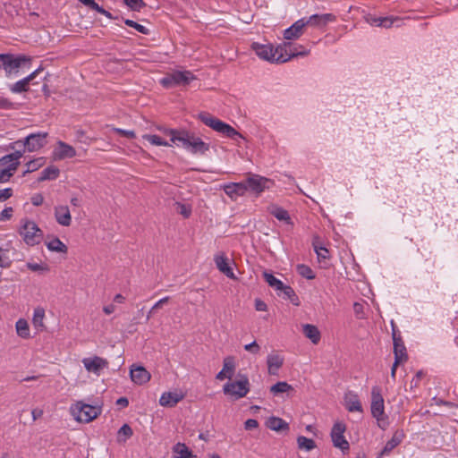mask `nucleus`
<instances>
[{
  "mask_svg": "<svg viewBox=\"0 0 458 458\" xmlns=\"http://www.w3.org/2000/svg\"><path fill=\"white\" fill-rule=\"evenodd\" d=\"M287 46L290 47L291 45L284 43L274 48V47L271 44H259L258 42H254L251 44V49L256 53V55L259 58L268 61L270 63L277 64L285 63L294 56L307 55L306 51L300 53H287L285 49Z\"/></svg>",
  "mask_w": 458,
  "mask_h": 458,
  "instance_id": "f257e3e1",
  "label": "nucleus"
},
{
  "mask_svg": "<svg viewBox=\"0 0 458 458\" xmlns=\"http://www.w3.org/2000/svg\"><path fill=\"white\" fill-rule=\"evenodd\" d=\"M173 134V143L192 155H205L209 150V144L203 141L195 133L182 129V131H169Z\"/></svg>",
  "mask_w": 458,
  "mask_h": 458,
  "instance_id": "f03ea898",
  "label": "nucleus"
},
{
  "mask_svg": "<svg viewBox=\"0 0 458 458\" xmlns=\"http://www.w3.org/2000/svg\"><path fill=\"white\" fill-rule=\"evenodd\" d=\"M371 415L377 420V426L385 430L389 426L387 416L385 413V402L378 386H374L371 389Z\"/></svg>",
  "mask_w": 458,
  "mask_h": 458,
  "instance_id": "7ed1b4c3",
  "label": "nucleus"
},
{
  "mask_svg": "<svg viewBox=\"0 0 458 458\" xmlns=\"http://www.w3.org/2000/svg\"><path fill=\"white\" fill-rule=\"evenodd\" d=\"M199 118L205 125L232 140H236V138H243L242 135L230 124L224 123L223 121L212 116L208 113H200L199 114Z\"/></svg>",
  "mask_w": 458,
  "mask_h": 458,
  "instance_id": "20e7f679",
  "label": "nucleus"
},
{
  "mask_svg": "<svg viewBox=\"0 0 458 458\" xmlns=\"http://www.w3.org/2000/svg\"><path fill=\"white\" fill-rule=\"evenodd\" d=\"M70 412L75 420L88 423L92 421L101 413V407L93 406L79 401L70 407Z\"/></svg>",
  "mask_w": 458,
  "mask_h": 458,
  "instance_id": "39448f33",
  "label": "nucleus"
},
{
  "mask_svg": "<svg viewBox=\"0 0 458 458\" xmlns=\"http://www.w3.org/2000/svg\"><path fill=\"white\" fill-rule=\"evenodd\" d=\"M47 132L38 131L30 133L24 140H19L13 142L11 146L12 148L16 147H23L21 151L35 152L42 148L47 144Z\"/></svg>",
  "mask_w": 458,
  "mask_h": 458,
  "instance_id": "423d86ee",
  "label": "nucleus"
},
{
  "mask_svg": "<svg viewBox=\"0 0 458 458\" xmlns=\"http://www.w3.org/2000/svg\"><path fill=\"white\" fill-rule=\"evenodd\" d=\"M30 62V58L23 55L0 54V68L4 70L7 77L17 74L19 69Z\"/></svg>",
  "mask_w": 458,
  "mask_h": 458,
  "instance_id": "0eeeda50",
  "label": "nucleus"
},
{
  "mask_svg": "<svg viewBox=\"0 0 458 458\" xmlns=\"http://www.w3.org/2000/svg\"><path fill=\"white\" fill-rule=\"evenodd\" d=\"M24 242L27 245L34 246L38 244L43 238V232L34 221L24 219L19 231Z\"/></svg>",
  "mask_w": 458,
  "mask_h": 458,
  "instance_id": "6e6552de",
  "label": "nucleus"
},
{
  "mask_svg": "<svg viewBox=\"0 0 458 458\" xmlns=\"http://www.w3.org/2000/svg\"><path fill=\"white\" fill-rule=\"evenodd\" d=\"M193 80H195V76L189 71H174L162 78L160 83L169 89L175 86H186Z\"/></svg>",
  "mask_w": 458,
  "mask_h": 458,
  "instance_id": "1a4fd4ad",
  "label": "nucleus"
},
{
  "mask_svg": "<svg viewBox=\"0 0 458 458\" xmlns=\"http://www.w3.org/2000/svg\"><path fill=\"white\" fill-rule=\"evenodd\" d=\"M224 394L231 396L234 400L245 397L250 391V382L248 377H243L242 379L228 382L223 387Z\"/></svg>",
  "mask_w": 458,
  "mask_h": 458,
  "instance_id": "9d476101",
  "label": "nucleus"
},
{
  "mask_svg": "<svg viewBox=\"0 0 458 458\" xmlns=\"http://www.w3.org/2000/svg\"><path fill=\"white\" fill-rule=\"evenodd\" d=\"M345 430V424L338 421L334 424L330 433L334 446L341 449L343 452L348 451L350 448L349 443L344 436Z\"/></svg>",
  "mask_w": 458,
  "mask_h": 458,
  "instance_id": "9b49d317",
  "label": "nucleus"
},
{
  "mask_svg": "<svg viewBox=\"0 0 458 458\" xmlns=\"http://www.w3.org/2000/svg\"><path fill=\"white\" fill-rule=\"evenodd\" d=\"M366 20L367 22L372 26L383 27L386 29L393 26L400 27L403 23V20L401 18L394 16L376 17L370 15L367 17Z\"/></svg>",
  "mask_w": 458,
  "mask_h": 458,
  "instance_id": "f8f14e48",
  "label": "nucleus"
},
{
  "mask_svg": "<svg viewBox=\"0 0 458 458\" xmlns=\"http://www.w3.org/2000/svg\"><path fill=\"white\" fill-rule=\"evenodd\" d=\"M392 326H393L392 337H393V342H394V359H396L397 360H400L403 361H406L408 360L406 347L403 344L402 336L400 335V334H398L396 332L393 322H392Z\"/></svg>",
  "mask_w": 458,
  "mask_h": 458,
  "instance_id": "ddd939ff",
  "label": "nucleus"
},
{
  "mask_svg": "<svg viewBox=\"0 0 458 458\" xmlns=\"http://www.w3.org/2000/svg\"><path fill=\"white\" fill-rule=\"evenodd\" d=\"M82 363L89 372L99 375L100 371L108 367V361L99 356L84 358Z\"/></svg>",
  "mask_w": 458,
  "mask_h": 458,
  "instance_id": "4468645a",
  "label": "nucleus"
},
{
  "mask_svg": "<svg viewBox=\"0 0 458 458\" xmlns=\"http://www.w3.org/2000/svg\"><path fill=\"white\" fill-rule=\"evenodd\" d=\"M52 155H53V158L55 160H63L65 158H72L76 156V150L72 146H71L62 140H59V141H57V146L53 150Z\"/></svg>",
  "mask_w": 458,
  "mask_h": 458,
  "instance_id": "2eb2a0df",
  "label": "nucleus"
},
{
  "mask_svg": "<svg viewBox=\"0 0 458 458\" xmlns=\"http://www.w3.org/2000/svg\"><path fill=\"white\" fill-rule=\"evenodd\" d=\"M306 26H312L317 28H323L329 22L335 21V16L333 13L313 14L309 18H303Z\"/></svg>",
  "mask_w": 458,
  "mask_h": 458,
  "instance_id": "dca6fc26",
  "label": "nucleus"
},
{
  "mask_svg": "<svg viewBox=\"0 0 458 458\" xmlns=\"http://www.w3.org/2000/svg\"><path fill=\"white\" fill-rule=\"evenodd\" d=\"M269 180L258 174H250L248 176L245 183L248 186V190H251L256 193L262 192L266 188H268L267 183Z\"/></svg>",
  "mask_w": 458,
  "mask_h": 458,
  "instance_id": "f3484780",
  "label": "nucleus"
},
{
  "mask_svg": "<svg viewBox=\"0 0 458 458\" xmlns=\"http://www.w3.org/2000/svg\"><path fill=\"white\" fill-rule=\"evenodd\" d=\"M131 379L137 385H143L150 380V373L142 366L132 365L130 370Z\"/></svg>",
  "mask_w": 458,
  "mask_h": 458,
  "instance_id": "a211bd4d",
  "label": "nucleus"
},
{
  "mask_svg": "<svg viewBox=\"0 0 458 458\" xmlns=\"http://www.w3.org/2000/svg\"><path fill=\"white\" fill-rule=\"evenodd\" d=\"M306 27V23L304 19L301 18L295 21L291 27L284 30V38L287 40H293L299 38L304 32V28Z\"/></svg>",
  "mask_w": 458,
  "mask_h": 458,
  "instance_id": "6ab92c4d",
  "label": "nucleus"
},
{
  "mask_svg": "<svg viewBox=\"0 0 458 458\" xmlns=\"http://www.w3.org/2000/svg\"><path fill=\"white\" fill-rule=\"evenodd\" d=\"M344 406L348 410V411H350V412H353V411L362 412L363 411L361 403H360V398L356 393H354L352 391H348L344 394Z\"/></svg>",
  "mask_w": 458,
  "mask_h": 458,
  "instance_id": "aec40b11",
  "label": "nucleus"
},
{
  "mask_svg": "<svg viewBox=\"0 0 458 458\" xmlns=\"http://www.w3.org/2000/svg\"><path fill=\"white\" fill-rule=\"evenodd\" d=\"M214 261L217 269L225 274L227 277L231 279H235L234 273L233 268L229 265V260L225 253H220L215 256Z\"/></svg>",
  "mask_w": 458,
  "mask_h": 458,
  "instance_id": "412c9836",
  "label": "nucleus"
},
{
  "mask_svg": "<svg viewBox=\"0 0 458 458\" xmlns=\"http://www.w3.org/2000/svg\"><path fill=\"white\" fill-rule=\"evenodd\" d=\"M224 191L231 199H235L238 196H243L248 191V186L245 182H231L224 186Z\"/></svg>",
  "mask_w": 458,
  "mask_h": 458,
  "instance_id": "4be33fe9",
  "label": "nucleus"
},
{
  "mask_svg": "<svg viewBox=\"0 0 458 458\" xmlns=\"http://www.w3.org/2000/svg\"><path fill=\"white\" fill-rule=\"evenodd\" d=\"M56 222L63 226H69L72 223V216L68 206L60 205L55 208Z\"/></svg>",
  "mask_w": 458,
  "mask_h": 458,
  "instance_id": "5701e85b",
  "label": "nucleus"
},
{
  "mask_svg": "<svg viewBox=\"0 0 458 458\" xmlns=\"http://www.w3.org/2000/svg\"><path fill=\"white\" fill-rule=\"evenodd\" d=\"M235 370L234 359L232 356H228L224 360V365L221 371H219L216 378L218 380H224L225 378L231 379Z\"/></svg>",
  "mask_w": 458,
  "mask_h": 458,
  "instance_id": "b1692460",
  "label": "nucleus"
},
{
  "mask_svg": "<svg viewBox=\"0 0 458 458\" xmlns=\"http://www.w3.org/2000/svg\"><path fill=\"white\" fill-rule=\"evenodd\" d=\"M38 71H39L38 69L34 71L27 77L16 81L14 84L11 85L10 90L15 94L27 92L29 90L30 82L35 79Z\"/></svg>",
  "mask_w": 458,
  "mask_h": 458,
  "instance_id": "393cba45",
  "label": "nucleus"
},
{
  "mask_svg": "<svg viewBox=\"0 0 458 458\" xmlns=\"http://www.w3.org/2000/svg\"><path fill=\"white\" fill-rule=\"evenodd\" d=\"M284 357L277 353H271L267 357V371L270 375H276L284 364Z\"/></svg>",
  "mask_w": 458,
  "mask_h": 458,
  "instance_id": "a878e982",
  "label": "nucleus"
},
{
  "mask_svg": "<svg viewBox=\"0 0 458 458\" xmlns=\"http://www.w3.org/2000/svg\"><path fill=\"white\" fill-rule=\"evenodd\" d=\"M24 151L16 150L13 153L4 156L0 158V167H13L15 165V169L20 165L19 159L23 156Z\"/></svg>",
  "mask_w": 458,
  "mask_h": 458,
  "instance_id": "bb28decb",
  "label": "nucleus"
},
{
  "mask_svg": "<svg viewBox=\"0 0 458 458\" xmlns=\"http://www.w3.org/2000/svg\"><path fill=\"white\" fill-rule=\"evenodd\" d=\"M183 399V394L177 392H165L160 399L159 403L161 406L173 407L176 405L181 400Z\"/></svg>",
  "mask_w": 458,
  "mask_h": 458,
  "instance_id": "cd10ccee",
  "label": "nucleus"
},
{
  "mask_svg": "<svg viewBox=\"0 0 458 458\" xmlns=\"http://www.w3.org/2000/svg\"><path fill=\"white\" fill-rule=\"evenodd\" d=\"M267 427L274 431L280 432L289 429V424L281 418L272 416L266 422Z\"/></svg>",
  "mask_w": 458,
  "mask_h": 458,
  "instance_id": "c85d7f7f",
  "label": "nucleus"
},
{
  "mask_svg": "<svg viewBox=\"0 0 458 458\" xmlns=\"http://www.w3.org/2000/svg\"><path fill=\"white\" fill-rule=\"evenodd\" d=\"M403 437V434L402 432H395L392 438L386 442V445L380 453V456L389 454L394 448L401 444Z\"/></svg>",
  "mask_w": 458,
  "mask_h": 458,
  "instance_id": "c756f323",
  "label": "nucleus"
},
{
  "mask_svg": "<svg viewBox=\"0 0 458 458\" xmlns=\"http://www.w3.org/2000/svg\"><path fill=\"white\" fill-rule=\"evenodd\" d=\"M302 333L314 344H317L320 341V332L316 326L310 324L303 325Z\"/></svg>",
  "mask_w": 458,
  "mask_h": 458,
  "instance_id": "7c9ffc66",
  "label": "nucleus"
},
{
  "mask_svg": "<svg viewBox=\"0 0 458 458\" xmlns=\"http://www.w3.org/2000/svg\"><path fill=\"white\" fill-rule=\"evenodd\" d=\"M268 211L279 221L292 224V220L287 210L284 209L283 208L274 205L268 208Z\"/></svg>",
  "mask_w": 458,
  "mask_h": 458,
  "instance_id": "2f4dec72",
  "label": "nucleus"
},
{
  "mask_svg": "<svg viewBox=\"0 0 458 458\" xmlns=\"http://www.w3.org/2000/svg\"><path fill=\"white\" fill-rule=\"evenodd\" d=\"M173 452L175 454L174 458H192L195 457L192 452L184 443H177L173 447Z\"/></svg>",
  "mask_w": 458,
  "mask_h": 458,
  "instance_id": "473e14b6",
  "label": "nucleus"
},
{
  "mask_svg": "<svg viewBox=\"0 0 458 458\" xmlns=\"http://www.w3.org/2000/svg\"><path fill=\"white\" fill-rule=\"evenodd\" d=\"M46 245L50 251L54 252L66 253L68 250L67 246L57 237L47 242Z\"/></svg>",
  "mask_w": 458,
  "mask_h": 458,
  "instance_id": "72a5a7b5",
  "label": "nucleus"
},
{
  "mask_svg": "<svg viewBox=\"0 0 458 458\" xmlns=\"http://www.w3.org/2000/svg\"><path fill=\"white\" fill-rule=\"evenodd\" d=\"M44 318H45V310L42 308H36L34 310L33 318H32V324L35 328L38 330H44L45 325H44Z\"/></svg>",
  "mask_w": 458,
  "mask_h": 458,
  "instance_id": "f704fd0d",
  "label": "nucleus"
},
{
  "mask_svg": "<svg viewBox=\"0 0 458 458\" xmlns=\"http://www.w3.org/2000/svg\"><path fill=\"white\" fill-rule=\"evenodd\" d=\"M60 170L54 165L47 166L41 172L40 177H38V182H43L47 180H55L59 176Z\"/></svg>",
  "mask_w": 458,
  "mask_h": 458,
  "instance_id": "c9c22d12",
  "label": "nucleus"
},
{
  "mask_svg": "<svg viewBox=\"0 0 458 458\" xmlns=\"http://www.w3.org/2000/svg\"><path fill=\"white\" fill-rule=\"evenodd\" d=\"M277 292L279 296H283L284 299L290 300L294 305H299L298 297L291 286L284 284Z\"/></svg>",
  "mask_w": 458,
  "mask_h": 458,
  "instance_id": "e433bc0d",
  "label": "nucleus"
},
{
  "mask_svg": "<svg viewBox=\"0 0 458 458\" xmlns=\"http://www.w3.org/2000/svg\"><path fill=\"white\" fill-rule=\"evenodd\" d=\"M15 327H16L17 335L20 337H21L23 339H28L30 336V327H29V324H28L27 320H25L23 318H20L16 322Z\"/></svg>",
  "mask_w": 458,
  "mask_h": 458,
  "instance_id": "4c0bfd02",
  "label": "nucleus"
},
{
  "mask_svg": "<svg viewBox=\"0 0 458 458\" xmlns=\"http://www.w3.org/2000/svg\"><path fill=\"white\" fill-rule=\"evenodd\" d=\"M133 432L128 424H123L117 432V442L125 443L132 436Z\"/></svg>",
  "mask_w": 458,
  "mask_h": 458,
  "instance_id": "58836bf2",
  "label": "nucleus"
},
{
  "mask_svg": "<svg viewBox=\"0 0 458 458\" xmlns=\"http://www.w3.org/2000/svg\"><path fill=\"white\" fill-rule=\"evenodd\" d=\"M298 447L301 450L311 451L316 447V444L313 439L308 438L303 436H300L297 438Z\"/></svg>",
  "mask_w": 458,
  "mask_h": 458,
  "instance_id": "ea45409f",
  "label": "nucleus"
},
{
  "mask_svg": "<svg viewBox=\"0 0 458 458\" xmlns=\"http://www.w3.org/2000/svg\"><path fill=\"white\" fill-rule=\"evenodd\" d=\"M263 277L267 284L275 288L276 291L280 290L284 285V283L281 280L277 279L274 275L270 273L264 272Z\"/></svg>",
  "mask_w": 458,
  "mask_h": 458,
  "instance_id": "a19ab883",
  "label": "nucleus"
},
{
  "mask_svg": "<svg viewBox=\"0 0 458 458\" xmlns=\"http://www.w3.org/2000/svg\"><path fill=\"white\" fill-rule=\"evenodd\" d=\"M293 390V386L285 381H280L270 387V392L274 394H283Z\"/></svg>",
  "mask_w": 458,
  "mask_h": 458,
  "instance_id": "79ce46f5",
  "label": "nucleus"
},
{
  "mask_svg": "<svg viewBox=\"0 0 458 458\" xmlns=\"http://www.w3.org/2000/svg\"><path fill=\"white\" fill-rule=\"evenodd\" d=\"M44 163H45L44 157H38V158L29 161L26 164L27 169L25 170V172L23 174H26L37 171L44 165Z\"/></svg>",
  "mask_w": 458,
  "mask_h": 458,
  "instance_id": "37998d69",
  "label": "nucleus"
},
{
  "mask_svg": "<svg viewBox=\"0 0 458 458\" xmlns=\"http://www.w3.org/2000/svg\"><path fill=\"white\" fill-rule=\"evenodd\" d=\"M143 139L148 140L150 144L155 146H172L167 141L161 139L159 136L155 134H145L143 135Z\"/></svg>",
  "mask_w": 458,
  "mask_h": 458,
  "instance_id": "c03bdc74",
  "label": "nucleus"
},
{
  "mask_svg": "<svg viewBox=\"0 0 458 458\" xmlns=\"http://www.w3.org/2000/svg\"><path fill=\"white\" fill-rule=\"evenodd\" d=\"M175 210L184 218H188L191 215V206L181 202H175Z\"/></svg>",
  "mask_w": 458,
  "mask_h": 458,
  "instance_id": "a18cd8bd",
  "label": "nucleus"
},
{
  "mask_svg": "<svg viewBox=\"0 0 458 458\" xmlns=\"http://www.w3.org/2000/svg\"><path fill=\"white\" fill-rule=\"evenodd\" d=\"M26 267L33 271V272H38V273H47L50 270L49 267L46 263H34V262H28L26 264Z\"/></svg>",
  "mask_w": 458,
  "mask_h": 458,
  "instance_id": "49530a36",
  "label": "nucleus"
},
{
  "mask_svg": "<svg viewBox=\"0 0 458 458\" xmlns=\"http://www.w3.org/2000/svg\"><path fill=\"white\" fill-rule=\"evenodd\" d=\"M16 170L14 165L13 167H0V182H8Z\"/></svg>",
  "mask_w": 458,
  "mask_h": 458,
  "instance_id": "de8ad7c7",
  "label": "nucleus"
},
{
  "mask_svg": "<svg viewBox=\"0 0 458 458\" xmlns=\"http://www.w3.org/2000/svg\"><path fill=\"white\" fill-rule=\"evenodd\" d=\"M297 271L298 273L302 276V277H305L307 279H313L315 278V274L314 272L312 271V269L307 266V265H304V264H301V265H298L297 266Z\"/></svg>",
  "mask_w": 458,
  "mask_h": 458,
  "instance_id": "09e8293b",
  "label": "nucleus"
},
{
  "mask_svg": "<svg viewBox=\"0 0 458 458\" xmlns=\"http://www.w3.org/2000/svg\"><path fill=\"white\" fill-rule=\"evenodd\" d=\"M124 23L129 27L134 28L137 31H139L144 35L149 34V30L148 28H146L145 26H143L141 24L135 22L132 20L126 19L124 21Z\"/></svg>",
  "mask_w": 458,
  "mask_h": 458,
  "instance_id": "8fccbe9b",
  "label": "nucleus"
},
{
  "mask_svg": "<svg viewBox=\"0 0 458 458\" xmlns=\"http://www.w3.org/2000/svg\"><path fill=\"white\" fill-rule=\"evenodd\" d=\"M315 251L318 255V259L319 261L326 260L329 259V251L327 248L322 246L314 245Z\"/></svg>",
  "mask_w": 458,
  "mask_h": 458,
  "instance_id": "3c124183",
  "label": "nucleus"
},
{
  "mask_svg": "<svg viewBox=\"0 0 458 458\" xmlns=\"http://www.w3.org/2000/svg\"><path fill=\"white\" fill-rule=\"evenodd\" d=\"M123 2L132 11H140L143 6H145L143 0H123Z\"/></svg>",
  "mask_w": 458,
  "mask_h": 458,
  "instance_id": "603ef678",
  "label": "nucleus"
},
{
  "mask_svg": "<svg viewBox=\"0 0 458 458\" xmlns=\"http://www.w3.org/2000/svg\"><path fill=\"white\" fill-rule=\"evenodd\" d=\"M244 350L251 354L257 355L260 352V346L256 341L244 345Z\"/></svg>",
  "mask_w": 458,
  "mask_h": 458,
  "instance_id": "864d4df0",
  "label": "nucleus"
},
{
  "mask_svg": "<svg viewBox=\"0 0 458 458\" xmlns=\"http://www.w3.org/2000/svg\"><path fill=\"white\" fill-rule=\"evenodd\" d=\"M13 209V208H5L0 212V221H5L12 217Z\"/></svg>",
  "mask_w": 458,
  "mask_h": 458,
  "instance_id": "5fc2aeb1",
  "label": "nucleus"
},
{
  "mask_svg": "<svg viewBox=\"0 0 458 458\" xmlns=\"http://www.w3.org/2000/svg\"><path fill=\"white\" fill-rule=\"evenodd\" d=\"M30 201L33 206L38 207L43 204L44 197L41 193H36L30 198Z\"/></svg>",
  "mask_w": 458,
  "mask_h": 458,
  "instance_id": "6e6d98bb",
  "label": "nucleus"
},
{
  "mask_svg": "<svg viewBox=\"0 0 458 458\" xmlns=\"http://www.w3.org/2000/svg\"><path fill=\"white\" fill-rule=\"evenodd\" d=\"M4 255H5V250L2 247H0V267L6 268V267H10L11 261L6 260V259L4 258Z\"/></svg>",
  "mask_w": 458,
  "mask_h": 458,
  "instance_id": "4d7b16f0",
  "label": "nucleus"
},
{
  "mask_svg": "<svg viewBox=\"0 0 458 458\" xmlns=\"http://www.w3.org/2000/svg\"><path fill=\"white\" fill-rule=\"evenodd\" d=\"M169 299L170 298L166 296L157 301L150 309V313H154L157 310L160 309L164 304L167 303Z\"/></svg>",
  "mask_w": 458,
  "mask_h": 458,
  "instance_id": "13d9d810",
  "label": "nucleus"
},
{
  "mask_svg": "<svg viewBox=\"0 0 458 458\" xmlns=\"http://www.w3.org/2000/svg\"><path fill=\"white\" fill-rule=\"evenodd\" d=\"M13 196V190L11 188H5L0 190V201H4Z\"/></svg>",
  "mask_w": 458,
  "mask_h": 458,
  "instance_id": "bf43d9fd",
  "label": "nucleus"
},
{
  "mask_svg": "<svg viewBox=\"0 0 458 458\" xmlns=\"http://www.w3.org/2000/svg\"><path fill=\"white\" fill-rule=\"evenodd\" d=\"M259 427V422L257 420L249 419L244 422V428L246 430H251L257 428Z\"/></svg>",
  "mask_w": 458,
  "mask_h": 458,
  "instance_id": "052dcab7",
  "label": "nucleus"
},
{
  "mask_svg": "<svg viewBox=\"0 0 458 458\" xmlns=\"http://www.w3.org/2000/svg\"><path fill=\"white\" fill-rule=\"evenodd\" d=\"M114 131L122 135V136H124L126 138H129V139H134L135 138V132L133 131H127V130H123V129H120V128H115Z\"/></svg>",
  "mask_w": 458,
  "mask_h": 458,
  "instance_id": "680f3d73",
  "label": "nucleus"
},
{
  "mask_svg": "<svg viewBox=\"0 0 458 458\" xmlns=\"http://www.w3.org/2000/svg\"><path fill=\"white\" fill-rule=\"evenodd\" d=\"M13 103L6 98L0 96V109H9Z\"/></svg>",
  "mask_w": 458,
  "mask_h": 458,
  "instance_id": "e2e57ef3",
  "label": "nucleus"
},
{
  "mask_svg": "<svg viewBox=\"0 0 458 458\" xmlns=\"http://www.w3.org/2000/svg\"><path fill=\"white\" fill-rule=\"evenodd\" d=\"M433 401L436 403L437 405H445V406H447L449 408H454L456 407V404L452 403V402H448V401H444L442 399H437V398H433Z\"/></svg>",
  "mask_w": 458,
  "mask_h": 458,
  "instance_id": "0e129e2a",
  "label": "nucleus"
},
{
  "mask_svg": "<svg viewBox=\"0 0 458 458\" xmlns=\"http://www.w3.org/2000/svg\"><path fill=\"white\" fill-rule=\"evenodd\" d=\"M95 11H97L98 13L105 15L106 17L109 18V19H114L112 13L106 10H105L103 7H101L99 4H98L96 7H95Z\"/></svg>",
  "mask_w": 458,
  "mask_h": 458,
  "instance_id": "69168bd1",
  "label": "nucleus"
},
{
  "mask_svg": "<svg viewBox=\"0 0 458 458\" xmlns=\"http://www.w3.org/2000/svg\"><path fill=\"white\" fill-rule=\"evenodd\" d=\"M255 308L259 311H265L267 310V304L263 301L257 299L255 301Z\"/></svg>",
  "mask_w": 458,
  "mask_h": 458,
  "instance_id": "338daca9",
  "label": "nucleus"
},
{
  "mask_svg": "<svg viewBox=\"0 0 458 458\" xmlns=\"http://www.w3.org/2000/svg\"><path fill=\"white\" fill-rule=\"evenodd\" d=\"M423 376L422 371H418L415 375V377L411 379V386H418L420 380L421 379Z\"/></svg>",
  "mask_w": 458,
  "mask_h": 458,
  "instance_id": "774afa93",
  "label": "nucleus"
}]
</instances>
